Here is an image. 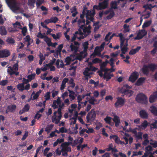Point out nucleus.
<instances>
[{"mask_svg":"<svg viewBox=\"0 0 157 157\" xmlns=\"http://www.w3.org/2000/svg\"><path fill=\"white\" fill-rule=\"evenodd\" d=\"M91 27L90 25L87 27L86 26L85 24L81 25L80 28H79L78 31L75 32V34H79L80 35L78 39L80 40L81 39L87 36L91 33Z\"/></svg>","mask_w":157,"mask_h":157,"instance_id":"obj_1","label":"nucleus"},{"mask_svg":"<svg viewBox=\"0 0 157 157\" xmlns=\"http://www.w3.org/2000/svg\"><path fill=\"white\" fill-rule=\"evenodd\" d=\"M136 100L139 102L143 104H147L148 102L146 96L143 93L138 94L136 98Z\"/></svg>","mask_w":157,"mask_h":157,"instance_id":"obj_2","label":"nucleus"},{"mask_svg":"<svg viewBox=\"0 0 157 157\" xmlns=\"http://www.w3.org/2000/svg\"><path fill=\"white\" fill-rule=\"evenodd\" d=\"M96 116V113L94 109H92L88 113L86 116L87 122L89 123L90 121H94L95 119Z\"/></svg>","mask_w":157,"mask_h":157,"instance_id":"obj_3","label":"nucleus"},{"mask_svg":"<svg viewBox=\"0 0 157 157\" xmlns=\"http://www.w3.org/2000/svg\"><path fill=\"white\" fill-rule=\"evenodd\" d=\"M147 32L144 29L139 30L136 37L134 38L135 40H140L142 39L144 36L147 35Z\"/></svg>","mask_w":157,"mask_h":157,"instance_id":"obj_4","label":"nucleus"},{"mask_svg":"<svg viewBox=\"0 0 157 157\" xmlns=\"http://www.w3.org/2000/svg\"><path fill=\"white\" fill-rule=\"evenodd\" d=\"M117 100L114 105L116 107H121L123 106L124 104L125 101L124 99L121 97H117Z\"/></svg>","mask_w":157,"mask_h":157,"instance_id":"obj_5","label":"nucleus"},{"mask_svg":"<svg viewBox=\"0 0 157 157\" xmlns=\"http://www.w3.org/2000/svg\"><path fill=\"white\" fill-rule=\"evenodd\" d=\"M139 76L138 73L136 71H134L132 73L130 76L128 81L133 83L137 79Z\"/></svg>","mask_w":157,"mask_h":157,"instance_id":"obj_6","label":"nucleus"},{"mask_svg":"<svg viewBox=\"0 0 157 157\" xmlns=\"http://www.w3.org/2000/svg\"><path fill=\"white\" fill-rule=\"evenodd\" d=\"M58 113V114L59 115V112H58V110L57 111H55L53 113V115L52 117V121L53 123H55L56 124H58L60 122V121L61 118L59 119L58 116H56V114Z\"/></svg>","mask_w":157,"mask_h":157,"instance_id":"obj_7","label":"nucleus"},{"mask_svg":"<svg viewBox=\"0 0 157 157\" xmlns=\"http://www.w3.org/2000/svg\"><path fill=\"white\" fill-rule=\"evenodd\" d=\"M10 55V52L6 49L2 50H0V58L6 57Z\"/></svg>","mask_w":157,"mask_h":157,"instance_id":"obj_8","label":"nucleus"},{"mask_svg":"<svg viewBox=\"0 0 157 157\" xmlns=\"http://www.w3.org/2000/svg\"><path fill=\"white\" fill-rule=\"evenodd\" d=\"M6 1L7 4L12 5V8L14 10H19V7L16 5V1H14V2L12 1L11 0H6Z\"/></svg>","mask_w":157,"mask_h":157,"instance_id":"obj_9","label":"nucleus"},{"mask_svg":"<svg viewBox=\"0 0 157 157\" xmlns=\"http://www.w3.org/2000/svg\"><path fill=\"white\" fill-rule=\"evenodd\" d=\"M139 115L140 117L143 119H147L148 117V113L144 110H141L139 112Z\"/></svg>","mask_w":157,"mask_h":157,"instance_id":"obj_10","label":"nucleus"},{"mask_svg":"<svg viewBox=\"0 0 157 157\" xmlns=\"http://www.w3.org/2000/svg\"><path fill=\"white\" fill-rule=\"evenodd\" d=\"M7 72L10 75H15L16 76H17L19 74V72L17 71H14L12 67L9 66L8 67V69L7 70Z\"/></svg>","mask_w":157,"mask_h":157,"instance_id":"obj_11","label":"nucleus"},{"mask_svg":"<svg viewBox=\"0 0 157 157\" xmlns=\"http://www.w3.org/2000/svg\"><path fill=\"white\" fill-rule=\"evenodd\" d=\"M16 105L14 104L8 106L6 113H8L9 112L13 113L16 108Z\"/></svg>","mask_w":157,"mask_h":157,"instance_id":"obj_12","label":"nucleus"},{"mask_svg":"<svg viewBox=\"0 0 157 157\" xmlns=\"http://www.w3.org/2000/svg\"><path fill=\"white\" fill-rule=\"evenodd\" d=\"M109 1L108 0H104L103 2H99V5L101 6L102 10L107 8L108 6Z\"/></svg>","mask_w":157,"mask_h":157,"instance_id":"obj_13","label":"nucleus"},{"mask_svg":"<svg viewBox=\"0 0 157 157\" xmlns=\"http://www.w3.org/2000/svg\"><path fill=\"white\" fill-rule=\"evenodd\" d=\"M59 108L58 109V112H59V115L58 118L59 119L61 118L62 117V110L63 109V107L64 106V104L63 103L61 104H59Z\"/></svg>","mask_w":157,"mask_h":157,"instance_id":"obj_14","label":"nucleus"},{"mask_svg":"<svg viewBox=\"0 0 157 157\" xmlns=\"http://www.w3.org/2000/svg\"><path fill=\"white\" fill-rule=\"evenodd\" d=\"M157 98V90L153 93V94L150 96L149 98V101L150 103H153L155 101Z\"/></svg>","mask_w":157,"mask_h":157,"instance_id":"obj_15","label":"nucleus"},{"mask_svg":"<svg viewBox=\"0 0 157 157\" xmlns=\"http://www.w3.org/2000/svg\"><path fill=\"white\" fill-rule=\"evenodd\" d=\"M113 121L115 123V126L116 127H118L121 123L119 117L117 115L114 116L113 119Z\"/></svg>","mask_w":157,"mask_h":157,"instance_id":"obj_16","label":"nucleus"},{"mask_svg":"<svg viewBox=\"0 0 157 157\" xmlns=\"http://www.w3.org/2000/svg\"><path fill=\"white\" fill-rule=\"evenodd\" d=\"M145 78L144 77H141L139 78L135 83V85L138 86H141L144 82L145 80Z\"/></svg>","mask_w":157,"mask_h":157,"instance_id":"obj_17","label":"nucleus"},{"mask_svg":"<svg viewBox=\"0 0 157 157\" xmlns=\"http://www.w3.org/2000/svg\"><path fill=\"white\" fill-rule=\"evenodd\" d=\"M142 71L144 74L146 75H148L149 72V67L147 65H144L142 69Z\"/></svg>","mask_w":157,"mask_h":157,"instance_id":"obj_18","label":"nucleus"},{"mask_svg":"<svg viewBox=\"0 0 157 157\" xmlns=\"http://www.w3.org/2000/svg\"><path fill=\"white\" fill-rule=\"evenodd\" d=\"M70 48H71V51L74 52L75 54L78 52L79 47L75 46L72 43H71Z\"/></svg>","mask_w":157,"mask_h":157,"instance_id":"obj_19","label":"nucleus"},{"mask_svg":"<svg viewBox=\"0 0 157 157\" xmlns=\"http://www.w3.org/2000/svg\"><path fill=\"white\" fill-rule=\"evenodd\" d=\"M151 112L155 116H157V108L155 106H152L150 107Z\"/></svg>","mask_w":157,"mask_h":157,"instance_id":"obj_20","label":"nucleus"},{"mask_svg":"<svg viewBox=\"0 0 157 157\" xmlns=\"http://www.w3.org/2000/svg\"><path fill=\"white\" fill-rule=\"evenodd\" d=\"M141 48V47L138 46L135 49H131L129 52V54L130 55H134L136 52H137Z\"/></svg>","mask_w":157,"mask_h":157,"instance_id":"obj_21","label":"nucleus"},{"mask_svg":"<svg viewBox=\"0 0 157 157\" xmlns=\"http://www.w3.org/2000/svg\"><path fill=\"white\" fill-rule=\"evenodd\" d=\"M114 75L113 74L110 73H105L103 75V78L104 79H105L107 81L110 79L111 77H113Z\"/></svg>","mask_w":157,"mask_h":157,"instance_id":"obj_22","label":"nucleus"},{"mask_svg":"<svg viewBox=\"0 0 157 157\" xmlns=\"http://www.w3.org/2000/svg\"><path fill=\"white\" fill-rule=\"evenodd\" d=\"M95 14V11L94 10H86V17H90V16H94Z\"/></svg>","mask_w":157,"mask_h":157,"instance_id":"obj_23","label":"nucleus"},{"mask_svg":"<svg viewBox=\"0 0 157 157\" xmlns=\"http://www.w3.org/2000/svg\"><path fill=\"white\" fill-rule=\"evenodd\" d=\"M86 56V55L84 54L82 52H81L79 55H78L76 56V59H77L79 60L80 61L84 58Z\"/></svg>","mask_w":157,"mask_h":157,"instance_id":"obj_24","label":"nucleus"},{"mask_svg":"<svg viewBox=\"0 0 157 157\" xmlns=\"http://www.w3.org/2000/svg\"><path fill=\"white\" fill-rule=\"evenodd\" d=\"M123 138L125 141V145L128 144V142L129 144H131L133 142V139L131 136L130 137L129 139H128L126 137H124Z\"/></svg>","mask_w":157,"mask_h":157,"instance_id":"obj_25","label":"nucleus"},{"mask_svg":"<svg viewBox=\"0 0 157 157\" xmlns=\"http://www.w3.org/2000/svg\"><path fill=\"white\" fill-rule=\"evenodd\" d=\"M7 34L5 27L1 26L0 27V34L2 35H5Z\"/></svg>","mask_w":157,"mask_h":157,"instance_id":"obj_26","label":"nucleus"},{"mask_svg":"<svg viewBox=\"0 0 157 157\" xmlns=\"http://www.w3.org/2000/svg\"><path fill=\"white\" fill-rule=\"evenodd\" d=\"M133 93V92L132 90L127 89L124 94L126 95L129 98L131 96Z\"/></svg>","mask_w":157,"mask_h":157,"instance_id":"obj_27","label":"nucleus"},{"mask_svg":"<svg viewBox=\"0 0 157 157\" xmlns=\"http://www.w3.org/2000/svg\"><path fill=\"white\" fill-rule=\"evenodd\" d=\"M44 40L47 44L48 47L51 46V44L52 43V42L51 39L50 38L46 36L44 39Z\"/></svg>","mask_w":157,"mask_h":157,"instance_id":"obj_28","label":"nucleus"},{"mask_svg":"<svg viewBox=\"0 0 157 157\" xmlns=\"http://www.w3.org/2000/svg\"><path fill=\"white\" fill-rule=\"evenodd\" d=\"M112 118L109 116H107L104 119V120L106 123L109 124L110 125H112V124H113V123H111Z\"/></svg>","mask_w":157,"mask_h":157,"instance_id":"obj_29","label":"nucleus"},{"mask_svg":"<svg viewBox=\"0 0 157 157\" xmlns=\"http://www.w3.org/2000/svg\"><path fill=\"white\" fill-rule=\"evenodd\" d=\"M148 66L149 67V69L152 71H154L156 68V65L154 63H151L148 64Z\"/></svg>","mask_w":157,"mask_h":157,"instance_id":"obj_30","label":"nucleus"},{"mask_svg":"<svg viewBox=\"0 0 157 157\" xmlns=\"http://www.w3.org/2000/svg\"><path fill=\"white\" fill-rule=\"evenodd\" d=\"M143 133L141 132H137L135 135V137L137 140H142V139Z\"/></svg>","mask_w":157,"mask_h":157,"instance_id":"obj_31","label":"nucleus"},{"mask_svg":"<svg viewBox=\"0 0 157 157\" xmlns=\"http://www.w3.org/2000/svg\"><path fill=\"white\" fill-rule=\"evenodd\" d=\"M117 3L116 1H112L111 2V8L110 9L112 10L113 9H117Z\"/></svg>","mask_w":157,"mask_h":157,"instance_id":"obj_32","label":"nucleus"},{"mask_svg":"<svg viewBox=\"0 0 157 157\" xmlns=\"http://www.w3.org/2000/svg\"><path fill=\"white\" fill-rule=\"evenodd\" d=\"M105 45V42H103L101 44L100 46H97L95 48L94 50V52H95L96 50L97 51V50H101V51L104 48V47Z\"/></svg>","mask_w":157,"mask_h":157,"instance_id":"obj_33","label":"nucleus"},{"mask_svg":"<svg viewBox=\"0 0 157 157\" xmlns=\"http://www.w3.org/2000/svg\"><path fill=\"white\" fill-rule=\"evenodd\" d=\"M85 19H78L77 21V22L78 26L79 27V28H80L81 25L85 24Z\"/></svg>","mask_w":157,"mask_h":157,"instance_id":"obj_34","label":"nucleus"},{"mask_svg":"<svg viewBox=\"0 0 157 157\" xmlns=\"http://www.w3.org/2000/svg\"><path fill=\"white\" fill-rule=\"evenodd\" d=\"M17 88L19 90L23 91L24 90V85L23 83H20L17 86Z\"/></svg>","mask_w":157,"mask_h":157,"instance_id":"obj_35","label":"nucleus"},{"mask_svg":"<svg viewBox=\"0 0 157 157\" xmlns=\"http://www.w3.org/2000/svg\"><path fill=\"white\" fill-rule=\"evenodd\" d=\"M71 144V142H65L61 144V147H62V148H64L68 147V146L70 145Z\"/></svg>","mask_w":157,"mask_h":157,"instance_id":"obj_36","label":"nucleus"},{"mask_svg":"<svg viewBox=\"0 0 157 157\" xmlns=\"http://www.w3.org/2000/svg\"><path fill=\"white\" fill-rule=\"evenodd\" d=\"M148 125V122L147 121L144 120L143 122L140 125V126H138V127L139 128H140V126L143 127L144 128H146Z\"/></svg>","mask_w":157,"mask_h":157,"instance_id":"obj_37","label":"nucleus"},{"mask_svg":"<svg viewBox=\"0 0 157 157\" xmlns=\"http://www.w3.org/2000/svg\"><path fill=\"white\" fill-rule=\"evenodd\" d=\"M35 75V73H34L33 74L29 75L27 76V78H28V79L29 82L34 78Z\"/></svg>","mask_w":157,"mask_h":157,"instance_id":"obj_38","label":"nucleus"},{"mask_svg":"<svg viewBox=\"0 0 157 157\" xmlns=\"http://www.w3.org/2000/svg\"><path fill=\"white\" fill-rule=\"evenodd\" d=\"M88 45L89 43L88 41L84 42L83 44V47L84 48V51H87V49L88 48Z\"/></svg>","mask_w":157,"mask_h":157,"instance_id":"obj_39","label":"nucleus"},{"mask_svg":"<svg viewBox=\"0 0 157 157\" xmlns=\"http://www.w3.org/2000/svg\"><path fill=\"white\" fill-rule=\"evenodd\" d=\"M127 90V89L125 88V87H124V86L121 88H119L118 89V91L119 92L123 94L125 92L126 90Z\"/></svg>","mask_w":157,"mask_h":157,"instance_id":"obj_40","label":"nucleus"},{"mask_svg":"<svg viewBox=\"0 0 157 157\" xmlns=\"http://www.w3.org/2000/svg\"><path fill=\"white\" fill-rule=\"evenodd\" d=\"M30 106L29 104H26L22 109L25 112H28Z\"/></svg>","mask_w":157,"mask_h":157,"instance_id":"obj_41","label":"nucleus"},{"mask_svg":"<svg viewBox=\"0 0 157 157\" xmlns=\"http://www.w3.org/2000/svg\"><path fill=\"white\" fill-rule=\"evenodd\" d=\"M124 30V33H126L129 31L130 29L129 28V26L128 25L126 24H124L123 26Z\"/></svg>","mask_w":157,"mask_h":157,"instance_id":"obj_42","label":"nucleus"},{"mask_svg":"<svg viewBox=\"0 0 157 157\" xmlns=\"http://www.w3.org/2000/svg\"><path fill=\"white\" fill-rule=\"evenodd\" d=\"M115 13L113 11H112L110 14L107 16L106 18L108 19H111L114 15Z\"/></svg>","mask_w":157,"mask_h":157,"instance_id":"obj_43","label":"nucleus"},{"mask_svg":"<svg viewBox=\"0 0 157 157\" xmlns=\"http://www.w3.org/2000/svg\"><path fill=\"white\" fill-rule=\"evenodd\" d=\"M18 61L17 62V63L15 64H14L12 67L13 70L14 71H17L18 69L19 65L18 64Z\"/></svg>","mask_w":157,"mask_h":157,"instance_id":"obj_44","label":"nucleus"},{"mask_svg":"<svg viewBox=\"0 0 157 157\" xmlns=\"http://www.w3.org/2000/svg\"><path fill=\"white\" fill-rule=\"evenodd\" d=\"M70 152L71 151V149L70 147H67L64 148H62L61 152L63 151Z\"/></svg>","mask_w":157,"mask_h":157,"instance_id":"obj_45","label":"nucleus"},{"mask_svg":"<svg viewBox=\"0 0 157 157\" xmlns=\"http://www.w3.org/2000/svg\"><path fill=\"white\" fill-rule=\"evenodd\" d=\"M102 10V9L101 8V6L99 5V3L98 5H94L93 6V10Z\"/></svg>","mask_w":157,"mask_h":157,"instance_id":"obj_46","label":"nucleus"},{"mask_svg":"<svg viewBox=\"0 0 157 157\" xmlns=\"http://www.w3.org/2000/svg\"><path fill=\"white\" fill-rule=\"evenodd\" d=\"M145 151L147 152H151L153 151V148L152 147L150 146L149 145L148 146L146 147L145 148Z\"/></svg>","mask_w":157,"mask_h":157,"instance_id":"obj_47","label":"nucleus"},{"mask_svg":"<svg viewBox=\"0 0 157 157\" xmlns=\"http://www.w3.org/2000/svg\"><path fill=\"white\" fill-rule=\"evenodd\" d=\"M102 60L98 58H96L92 60V62L94 63H101Z\"/></svg>","mask_w":157,"mask_h":157,"instance_id":"obj_48","label":"nucleus"},{"mask_svg":"<svg viewBox=\"0 0 157 157\" xmlns=\"http://www.w3.org/2000/svg\"><path fill=\"white\" fill-rule=\"evenodd\" d=\"M74 80L72 78H71L69 82V83L71 84V87L74 88L75 86V84L74 82Z\"/></svg>","mask_w":157,"mask_h":157,"instance_id":"obj_49","label":"nucleus"},{"mask_svg":"<svg viewBox=\"0 0 157 157\" xmlns=\"http://www.w3.org/2000/svg\"><path fill=\"white\" fill-rule=\"evenodd\" d=\"M7 42L10 44H13L15 43V41L12 38H9L6 40Z\"/></svg>","mask_w":157,"mask_h":157,"instance_id":"obj_50","label":"nucleus"},{"mask_svg":"<svg viewBox=\"0 0 157 157\" xmlns=\"http://www.w3.org/2000/svg\"><path fill=\"white\" fill-rule=\"evenodd\" d=\"M53 126L54 125L52 124H51L50 125L48 126V127L45 129V131L47 132L50 131L52 130Z\"/></svg>","mask_w":157,"mask_h":157,"instance_id":"obj_51","label":"nucleus"},{"mask_svg":"<svg viewBox=\"0 0 157 157\" xmlns=\"http://www.w3.org/2000/svg\"><path fill=\"white\" fill-rule=\"evenodd\" d=\"M44 2V0H37L36 5L37 7H39Z\"/></svg>","mask_w":157,"mask_h":157,"instance_id":"obj_52","label":"nucleus"},{"mask_svg":"<svg viewBox=\"0 0 157 157\" xmlns=\"http://www.w3.org/2000/svg\"><path fill=\"white\" fill-rule=\"evenodd\" d=\"M71 61V58L69 57H67L66 58L65 62L66 63L65 65H68L70 64Z\"/></svg>","mask_w":157,"mask_h":157,"instance_id":"obj_53","label":"nucleus"},{"mask_svg":"<svg viewBox=\"0 0 157 157\" xmlns=\"http://www.w3.org/2000/svg\"><path fill=\"white\" fill-rule=\"evenodd\" d=\"M46 36L42 34L40 32H39L38 33L37 35H36L37 37L41 39L45 38Z\"/></svg>","mask_w":157,"mask_h":157,"instance_id":"obj_54","label":"nucleus"},{"mask_svg":"<svg viewBox=\"0 0 157 157\" xmlns=\"http://www.w3.org/2000/svg\"><path fill=\"white\" fill-rule=\"evenodd\" d=\"M151 24V22L149 21H148L146 22H144L143 25H142V28H144L146 27H147L149 26Z\"/></svg>","mask_w":157,"mask_h":157,"instance_id":"obj_55","label":"nucleus"},{"mask_svg":"<svg viewBox=\"0 0 157 157\" xmlns=\"http://www.w3.org/2000/svg\"><path fill=\"white\" fill-rule=\"evenodd\" d=\"M36 2V0H29L28 4L29 6H33Z\"/></svg>","mask_w":157,"mask_h":157,"instance_id":"obj_56","label":"nucleus"},{"mask_svg":"<svg viewBox=\"0 0 157 157\" xmlns=\"http://www.w3.org/2000/svg\"><path fill=\"white\" fill-rule=\"evenodd\" d=\"M27 29L26 27H24L22 29L21 33L24 36L26 35Z\"/></svg>","mask_w":157,"mask_h":157,"instance_id":"obj_57","label":"nucleus"},{"mask_svg":"<svg viewBox=\"0 0 157 157\" xmlns=\"http://www.w3.org/2000/svg\"><path fill=\"white\" fill-rule=\"evenodd\" d=\"M113 147V145L112 144H109L108 145V147L105 149V151H111Z\"/></svg>","mask_w":157,"mask_h":157,"instance_id":"obj_58","label":"nucleus"},{"mask_svg":"<svg viewBox=\"0 0 157 157\" xmlns=\"http://www.w3.org/2000/svg\"><path fill=\"white\" fill-rule=\"evenodd\" d=\"M151 141H152L153 142H154V143L150 142V144L152 145L154 148H156L157 147V141H154L152 140H151Z\"/></svg>","mask_w":157,"mask_h":157,"instance_id":"obj_59","label":"nucleus"},{"mask_svg":"<svg viewBox=\"0 0 157 157\" xmlns=\"http://www.w3.org/2000/svg\"><path fill=\"white\" fill-rule=\"evenodd\" d=\"M57 103L56 102V100H54L52 105V107L53 108V109H56V108H58V105H57Z\"/></svg>","mask_w":157,"mask_h":157,"instance_id":"obj_60","label":"nucleus"},{"mask_svg":"<svg viewBox=\"0 0 157 157\" xmlns=\"http://www.w3.org/2000/svg\"><path fill=\"white\" fill-rule=\"evenodd\" d=\"M52 23H56L58 20V18L56 17H52L51 18Z\"/></svg>","mask_w":157,"mask_h":157,"instance_id":"obj_61","label":"nucleus"},{"mask_svg":"<svg viewBox=\"0 0 157 157\" xmlns=\"http://www.w3.org/2000/svg\"><path fill=\"white\" fill-rule=\"evenodd\" d=\"M91 68L89 67H86L85 68V71L83 72V74L85 75H87L86 74H87L89 71H91Z\"/></svg>","mask_w":157,"mask_h":157,"instance_id":"obj_62","label":"nucleus"},{"mask_svg":"<svg viewBox=\"0 0 157 157\" xmlns=\"http://www.w3.org/2000/svg\"><path fill=\"white\" fill-rule=\"evenodd\" d=\"M111 33L110 32H109L105 36V40L106 41H109L110 42V40L109 39V37L110 36V35L111 34Z\"/></svg>","mask_w":157,"mask_h":157,"instance_id":"obj_63","label":"nucleus"},{"mask_svg":"<svg viewBox=\"0 0 157 157\" xmlns=\"http://www.w3.org/2000/svg\"><path fill=\"white\" fill-rule=\"evenodd\" d=\"M114 59L113 58H111L109 60L110 62H109V63L112 68H113L114 67Z\"/></svg>","mask_w":157,"mask_h":157,"instance_id":"obj_64","label":"nucleus"}]
</instances>
